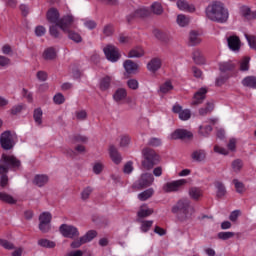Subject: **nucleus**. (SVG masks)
<instances>
[{
  "label": "nucleus",
  "instance_id": "f257e3e1",
  "mask_svg": "<svg viewBox=\"0 0 256 256\" xmlns=\"http://www.w3.org/2000/svg\"><path fill=\"white\" fill-rule=\"evenodd\" d=\"M206 17L215 23H227L229 10L221 2H213L206 8Z\"/></svg>",
  "mask_w": 256,
  "mask_h": 256
},
{
  "label": "nucleus",
  "instance_id": "f03ea898",
  "mask_svg": "<svg viewBox=\"0 0 256 256\" xmlns=\"http://www.w3.org/2000/svg\"><path fill=\"white\" fill-rule=\"evenodd\" d=\"M46 19L48 23H50L51 25L59 26V29L65 32L69 31V27L73 25L74 21L72 15L64 16L63 18H61V14H59V10H57L56 8H50L47 11Z\"/></svg>",
  "mask_w": 256,
  "mask_h": 256
},
{
  "label": "nucleus",
  "instance_id": "7ed1b4c3",
  "mask_svg": "<svg viewBox=\"0 0 256 256\" xmlns=\"http://www.w3.org/2000/svg\"><path fill=\"white\" fill-rule=\"evenodd\" d=\"M172 213L178 215L179 221H187L195 213V208L189 200L181 199L172 207Z\"/></svg>",
  "mask_w": 256,
  "mask_h": 256
},
{
  "label": "nucleus",
  "instance_id": "20e7f679",
  "mask_svg": "<svg viewBox=\"0 0 256 256\" xmlns=\"http://www.w3.org/2000/svg\"><path fill=\"white\" fill-rule=\"evenodd\" d=\"M142 156V167H144V169H147V171H151V169H153V167H155V165L159 163V155H157L155 150L151 148L143 149Z\"/></svg>",
  "mask_w": 256,
  "mask_h": 256
},
{
  "label": "nucleus",
  "instance_id": "39448f33",
  "mask_svg": "<svg viewBox=\"0 0 256 256\" xmlns=\"http://www.w3.org/2000/svg\"><path fill=\"white\" fill-rule=\"evenodd\" d=\"M0 144L5 151H11L15 147V136L11 131H5L0 136Z\"/></svg>",
  "mask_w": 256,
  "mask_h": 256
},
{
  "label": "nucleus",
  "instance_id": "423d86ee",
  "mask_svg": "<svg viewBox=\"0 0 256 256\" xmlns=\"http://www.w3.org/2000/svg\"><path fill=\"white\" fill-rule=\"evenodd\" d=\"M59 231H60L61 235H63V237H66L67 239H75V238L79 237V235H80L79 229H77V227H75L73 225H69V224H62L59 227Z\"/></svg>",
  "mask_w": 256,
  "mask_h": 256
},
{
  "label": "nucleus",
  "instance_id": "0eeeda50",
  "mask_svg": "<svg viewBox=\"0 0 256 256\" xmlns=\"http://www.w3.org/2000/svg\"><path fill=\"white\" fill-rule=\"evenodd\" d=\"M105 57L111 63H117L119 59H121V53L119 52V48L114 45H108L103 49Z\"/></svg>",
  "mask_w": 256,
  "mask_h": 256
},
{
  "label": "nucleus",
  "instance_id": "6e6552de",
  "mask_svg": "<svg viewBox=\"0 0 256 256\" xmlns=\"http://www.w3.org/2000/svg\"><path fill=\"white\" fill-rule=\"evenodd\" d=\"M2 165H6L9 169H19L21 167V160L17 159L14 155L2 154L0 159Z\"/></svg>",
  "mask_w": 256,
  "mask_h": 256
},
{
  "label": "nucleus",
  "instance_id": "1a4fd4ad",
  "mask_svg": "<svg viewBox=\"0 0 256 256\" xmlns=\"http://www.w3.org/2000/svg\"><path fill=\"white\" fill-rule=\"evenodd\" d=\"M155 181V177L151 173H144L140 176L139 180L136 182L135 186L138 189H143L145 187H151L153 182Z\"/></svg>",
  "mask_w": 256,
  "mask_h": 256
},
{
  "label": "nucleus",
  "instance_id": "9d476101",
  "mask_svg": "<svg viewBox=\"0 0 256 256\" xmlns=\"http://www.w3.org/2000/svg\"><path fill=\"white\" fill-rule=\"evenodd\" d=\"M186 183H187V180L185 179L168 182L164 184L163 191L165 193H173V191H179V189L183 187V185H185Z\"/></svg>",
  "mask_w": 256,
  "mask_h": 256
},
{
  "label": "nucleus",
  "instance_id": "9b49d317",
  "mask_svg": "<svg viewBox=\"0 0 256 256\" xmlns=\"http://www.w3.org/2000/svg\"><path fill=\"white\" fill-rule=\"evenodd\" d=\"M173 113H176L181 121H189L191 119V110L190 109H184L179 104H175L172 107Z\"/></svg>",
  "mask_w": 256,
  "mask_h": 256
},
{
  "label": "nucleus",
  "instance_id": "f8f14e48",
  "mask_svg": "<svg viewBox=\"0 0 256 256\" xmlns=\"http://www.w3.org/2000/svg\"><path fill=\"white\" fill-rule=\"evenodd\" d=\"M150 14H151V12L149 11V9L147 7H139L138 9L134 10V12H132L131 14H129L127 16V21H128V23H131L133 21V19H137L139 17H141V18L149 17Z\"/></svg>",
  "mask_w": 256,
  "mask_h": 256
},
{
  "label": "nucleus",
  "instance_id": "ddd939ff",
  "mask_svg": "<svg viewBox=\"0 0 256 256\" xmlns=\"http://www.w3.org/2000/svg\"><path fill=\"white\" fill-rule=\"evenodd\" d=\"M207 92V87H202L197 92H195L191 105H201V103L205 101Z\"/></svg>",
  "mask_w": 256,
  "mask_h": 256
},
{
  "label": "nucleus",
  "instance_id": "4468645a",
  "mask_svg": "<svg viewBox=\"0 0 256 256\" xmlns=\"http://www.w3.org/2000/svg\"><path fill=\"white\" fill-rule=\"evenodd\" d=\"M228 47L231 51L237 52L241 49V39L238 36L232 35L227 38Z\"/></svg>",
  "mask_w": 256,
  "mask_h": 256
},
{
  "label": "nucleus",
  "instance_id": "2eb2a0df",
  "mask_svg": "<svg viewBox=\"0 0 256 256\" xmlns=\"http://www.w3.org/2000/svg\"><path fill=\"white\" fill-rule=\"evenodd\" d=\"M193 133L185 129H177L170 135V139H191Z\"/></svg>",
  "mask_w": 256,
  "mask_h": 256
},
{
  "label": "nucleus",
  "instance_id": "dca6fc26",
  "mask_svg": "<svg viewBox=\"0 0 256 256\" xmlns=\"http://www.w3.org/2000/svg\"><path fill=\"white\" fill-rule=\"evenodd\" d=\"M173 89H175V87L173 86V82L171 80H166L165 82L160 84L158 93L160 95H167L171 93Z\"/></svg>",
  "mask_w": 256,
  "mask_h": 256
},
{
  "label": "nucleus",
  "instance_id": "f3484780",
  "mask_svg": "<svg viewBox=\"0 0 256 256\" xmlns=\"http://www.w3.org/2000/svg\"><path fill=\"white\" fill-rule=\"evenodd\" d=\"M123 67L128 75H135L139 70V65L132 60H126L123 63Z\"/></svg>",
  "mask_w": 256,
  "mask_h": 256
},
{
  "label": "nucleus",
  "instance_id": "a211bd4d",
  "mask_svg": "<svg viewBox=\"0 0 256 256\" xmlns=\"http://www.w3.org/2000/svg\"><path fill=\"white\" fill-rule=\"evenodd\" d=\"M176 5L180 11L195 13V6L193 4H189L186 0H178Z\"/></svg>",
  "mask_w": 256,
  "mask_h": 256
},
{
  "label": "nucleus",
  "instance_id": "6ab92c4d",
  "mask_svg": "<svg viewBox=\"0 0 256 256\" xmlns=\"http://www.w3.org/2000/svg\"><path fill=\"white\" fill-rule=\"evenodd\" d=\"M161 58H153L151 61L148 62L147 64V69L150 71V73H157L159 69H161Z\"/></svg>",
  "mask_w": 256,
  "mask_h": 256
},
{
  "label": "nucleus",
  "instance_id": "aec40b11",
  "mask_svg": "<svg viewBox=\"0 0 256 256\" xmlns=\"http://www.w3.org/2000/svg\"><path fill=\"white\" fill-rule=\"evenodd\" d=\"M109 155L113 163H115V165H119L121 161H123V157H121V154L115 146H110Z\"/></svg>",
  "mask_w": 256,
  "mask_h": 256
},
{
  "label": "nucleus",
  "instance_id": "412c9836",
  "mask_svg": "<svg viewBox=\"0 0 256 256\" xmlns=\"http://www.w3.org/2000/svg\"><path fill=\"white\" fill-rule=\"evenodd\" d=\"M237 67V62L231 60L219 63V69L221 73H227V71H233Z\"/></svg>",
  "mask_w": 256,
  "mask_h": 256
},
{
  "label": "nucleus",
  "instance_id": "4be33fe9",
  "mask_svg": "<svg viewBox=\"0 0 256 256\" xmlns=\"http://www.w3.org/2000/svg\"><path fill=\"white\" fill-rule=\"evenodd\" d=\"M33 183L37 187H45V185L49 183V176L45 174H38L34 177Z\"/></svg>",
  "mask_w": 256,
  "mask_h": 256
},
{
  "label": "nucleus",
  "instance_id": "5701e85b",
  "mask_svg": "<svg viewBox=\"0 0 256 256\" xmlns=\"http://www.w3.org/2000/svg\"><path fill=\"white\" fill-rule=\"evenodd\" d=\"M113 99L116 103H121V101H125L127 99V89L125 88H118L114 94Z\"/></svg>",
  "mask_w": 256,
  "mask_h": 256
},
{
  "label": "nucleus",
  "instance_id": "b1692460",
  "mask_svg": "<svg viewBox=\"0 0 256 256\" xmlns=\"http://www.w3.org/2000/svg\"><path fill=\"white\" fill-rule=\"evenodd\" d=\"M207 157V152L205 150H195L191 154V158L193 161H196L197 163H201V161H205V158Z\"/></svg>",
  "mask_w": 256,
  "mask_h": 256
},
{
  "label": "nucleus",
  "instance_id": "393cba45",
  "mask_svg": "<svg viewBox=\"0 0 256 256\" xmlns=\"http://www.w3.org/2000/svg\"><path fill=\"white\" fill-rule=\"evenodd\" d=\"M150 215H153V208H148L146 204L142 205L137 212V216L140 219H143L145 217H149Z\"/></svg>",
  "mask_w": 256,
  "mask_h": 256
},
{
  "label": "nucleus",
  "instance_id": "a878e982",
  "mask_svg": "<svg viewBox=\"0 0 256 256\" xmlns=\"http://www.w3.org/2000/svg\"><path fill=\"white\" fill-rule=\"evenodd\" d=\"M240 13L245 19H256V11H251V8L248 6H242Z\"/></svg>",
  "mask_w": 256,
  "mask_h": 256
},
{
  "label": "nucleus",
  "instance_id": "bb28decb",
  "mask_svg": "<svg viewBox=\"0 0 256 256\" xmlns=\"http://www.w3.org/2000/svg\"><path fill=\"white\" fill-rule=\"evenodd\" d=\"M242 85L248 87L249 89H256V77L247 76L242 80Z\"/></svg>",
  "mask_w": 256,
  "mask_h": 256
},
{
  "label": "nucleus",
  "instance_id": "cd10ccee",
  "mask_svg": "<svg viewBox=\"0 0 256 256\" xmlns=\"http://www.w3.org/2000/svg\"><path fill=\"white\" fill-rule=\"evenodd\" d=\"M201 43V36L197 31H191L189 34V44L193 46L199 45Z\"/></svg>",
  "mask_w": 256,
  "mask_h": 256
},
{
  "label": "nucleus",
  "instance_id": "c85d7f7f",
  "mask_svg": "<svg viewBox=\"0 0 256 256\" xmlns=\"http://www.w3.org/2000/svg\"><path fill=\"white\" fill-rule=\"evenodd\" d=\"M111 81H113V78L111 76H105L100 79L99 87L101 91H107V89L111 87Z\"/></svg>",
  "mask_w": 256,
  "mask_h": 256
},
{
  "label": "nucleus",
  "instance_id": "c756f323",
  "mask_svg": "<svg viewBox=\"0 0 256 256\" xmlns=\"http://www.w3.org/2000/svg\"><path fill=\"white\" fill-rule=\"evenodd\" d=\"M63 33H67L69 39H71V41H74V43H81V41H83V38H81V35L79 33L71 31V26L68 27L67 32L63 31Z\"/></svg>",
  "mask_w": 256,
  "mask_h": 256
},
{
  "label": "nucleus",
  "instance_id": "7c9ffc66",
  "mask_svg": "<svg viewBox=\"0 0 256 256\" xmlns=\"http://www.w3.org/2000/svg\"><path fill=\"white\" fill-rule=\"evenodd\" d=\"M144 55H145V51H143V48L136 47V48L130 50V52L128 54V58L135 59V58L143 57Z\"/></svg>",
  "mask_w": 256,
  "mask_h": 256
},
{
  "label": "nucleus",
  "instance_id": "2f4dec72",
  "mask_svg": "<svg viewBox=\"0 0 256 256\" xmlns=\"http://www.w3.org/2000/svg\"><path fill=\"white\" fill-rule=\"evenodd\" d=\"M153 193H155V190H153V188H149L139 193L138 199L139 201H147V199H151V197H153Z\"/></svg>",
  "mask_w": 256,
  "mask_h": 256
},
{
  "label": "nucleus",
  "instance_id": "473e14b6",
  "mask_svg": "<svg viewBox=\"0 0 256 256\" xmlns=\"http://www.w3.org/2000/svg\"><path fill=\"white\" fill-rule=\"evenodd\" d=\"M0 201H3L4 203H8L9 205H15V203H17V200L13 198V196L5 192H0Z\"/></svg>",
  "mask_w": 256,
  "mask_h": 256
},
{
  "label": "nucleus",
  "instance_id": "72a5a7b5",
  "mask_svg": "<svg viewBox=\"0 0 256 256\" xmlns=\"http://www.w3.org/2000/svg\"><path fill=\"white\" fill-rule=\"evenodd\" d=\"M189 196L191 197V199L197 201L200 197H203V191L197 187L190 188Z\"/></svg>",
  "mask_w": 256,
  "mask_h": 256
},
{
  "label": "nucleus",
  "instance_id": "f704fd0d",
  "mask_svg": "<svg viewBox=\"0 0 256 256\" xmlns=\"http://www.w3.org/2000/svg\"><path fill=\"white\" fill-rule=\"evenodd\" d=\"M192 58L196 65H203L205 63V59L203 58V55H201L200 50H194Z\"/></svg>",
  "mask_w": 256,
  "mask_h": 256
},
{
  "label": "nucleus",
  "instance_id": "c9c22d12",
  "mask_svg": "<svg viewBox=\"0 0 256 256\" xmlns=\"http://www.w3.org/2000/svg\"><path fill=\"white\" fill-rule=\"evenodd\" d=\"M55 57H57V52L53 48H47L43 53V58L46 61H52Z\"/></svg>",
  "mask_w": 256,
  "mask_h": 256
},
{
  "label": "nucleus",
  "instance_id": "e433bc0d",
  "mask_svg": "<svg viewBox=\"0 0 256 256\" xmlns=\"http://www.w3.org/2000/svg\"><path fill=\"white\" fill-rule=\"evenodd\" d=\"M34 121L36 123V125H42L43 123V110H41V108H36L34 110Z\"/></svg>",
  "mask_w": 256,
  "mask_h": 256
},
{
  "label": "nucleus",
  "instance_id": "4c0bfd02",
  "mask_svg": "<svg viewBox=\"0 0 256 256\" xmlns=\"http://www.w3.org/2000/svg\"><path fill=\"white\" fill-rule=\"evenodd\" d=\"M215 188H216V195L217 197H225V194L227 193V190L225 189V185H223L221 182H215Z\"/></svg>",
  "mask_w": 256,
  "mask_h": 256
},
{
  "label": "nucleus",
  "instance_id": "58836bf2",
  "mask_svg": "<svg viewBox=\"0 0 256 256\" xmlns=\"http://www.w3.org/2000/svg\"><path fill=\"white\" fill-rule=\"evenodd\" d=\"M96 237L97 231L90 230L84 236H82V241H84V243H91V241H93Z\"/></svg>",
  "mask_w": 256,
  "mask_h": 256
},
{
  "label": "nucleus",
  "instance_id": "ea45409f",
  "mask_svg": "<svg viewBox=\"0 0 256 256\" xmlns=\"http://www.w3.org/2000/svg\"><path fill=\"white\" fill-rule=\"evenodd\" d=\"M38 245L40 247H44L46 249H54V247L56 246L55 242L48 240V239L38 240Z\"/></svg>",
  "mask_w": 256,
  "mask_h": 256
},
{
  "label": "nucleus",
  "instance_id": "a19ab883",
  "mask_svg": "<svg viewBox=\"0 0 256 256\" xmlns=\"http://www.w3.org/2000/svg\"><path fill=\"white\" fill-rule=\"evenodd\" d=\"M176 21L179 27H187L189 25V17L185 14H179Z\"/></svg>",
  "mask_w": 256,
  "mask_h": 256
},
{
  "label": "nucleus",
  "instance_id": "79ce46f5",
  "mask_svg": "<svg viewBox=\"0 0 256 256\" xmlns=\"http://www.w3.org/2000/svg\"><path fill=\"white\" fill-rule=\"evenodd\" d=\"M232 171L234 173H239L243 169V161L241 159H236L232 162Z\"/></svg>",
  "mask_w": 256,
  "mask_h": 256
},
{
  "label": "nucleus",
  "instance_id": "37998d69",
  "mask_svg": "<svg viewBox=\"0 0 256 256\" xmlns=\"http://www.w3.org/2000/svg\"><path fill=\"white\" fill-rule=\"evenodd\" d=\"M126 85L132 91H137V89H139V81L135 78L128 79Z\"/></svg>",
  "mask_w": 256,
  "mask_h": 256
},
{
  "label": "nucleus",
  "instance_id": "c03bdc74",
  "mask_svg": "<svg viewBox=\"0 0 256 256\" xmlns=\"http://www.w3.org/2000/svg\"><path fill=\"white\" fill-rule=\"evenodd\" d=\"M53 218V216L51 215L50 212H43L40 214L39 216V221L40 223H48L51 224V219Z\"/></svg>",
  "mask_w": 256,
  "mask_h": 256
},
{
  "label": "nucleus",
  "instance_id": "a18cd8bd",
  "mask_svg": "<svg viewBox=\"0 0 256 256\" xmlns=\"http://www.w3.org/2000/svg\"><path fill=\"white\" fill-rule=\"evenodd\" d=\"M215 105L213 104V102H208L206 104V107L205 108H200L199 109V114L200 115H207L209 113H211V111H213Z\"/></svg>",
  "mask_w": 256,
  "mask_h": 256
},
{
  "label": "nucleus",
  "instance_id": "49530a36",
  "mask_svg": "<svg viewBox=\"0 0 256 256\" xmlns=\"http://www.w3.org/2000/svg\"><path fill=\"white\" fill-rule=\"evenodd\" d=\"M91 193H93V187L88 186V187L84 188L81 192V199L83 201H87V199H89V197H91Z\"/></svg>",
  "mask_w": 256,
  "mask_h": 256
},
{
  "label": "nucleus",
  "instance_id": "de8ad7c7",
  "mask_svg": "<svg viewBox=\"0 0 256 256\" xmlns=\"http://www.w3.org/2000/svg\"><path fill=\"white\" fill-rule=\"evenodd\" d=\"M151 227H153V220H145L142 221L140 229L142 233H147Z\"/></svg>",
  "mask_w": 256,
  "mask_h": 256
},
{
  "label": "nucleus",
  "instance_id": "09e8293b",
  "mask_svg": "<svg viewBox=\"0 0 256 256\" xmlns=\"http://www.w3.org/2000/svg\"><path fill=\"white\" fill-rule=\"evenodd\" d=\"M151 10L155 15H161V13H163V6H161V3L159 2H154L151 5Z\"/></svg>",
  "mask_w": 256,
  "mask_h": 256
},
{
  "label": "nucleus",
  "instance_id": "8fccbe9b",
  "mask_svg": "<svg viewBox=\"0 0 256 256\" xmlns=\"http://www.w3.org/2000/svg\"><path fill=\"white\" fill-rule=\"evenodd\" d=\"M50 35L52 37H55V39H58V37H61V33H59V26L57 24H52L49 28Z\"/></svg>",
  "mask_w": 256,
  "mask_h": 256
},
{
  "label": "nucleus",
  "instance_id": "3c124183",
  "mask_svg": "<svg viewBox=\"0 0 256 256\" xmlns=\"http://www.w3.org/2000/svg\"><path fill=\"white\" fill-rule=\"evenodd\" d=\"M235 237L234 232H219L218 233V239H221L222 241H227V239H233Z\"/></svg>",
  "mask_w": 256,
  "mask_h": 256
},
{
  "label": "nucleus",
  "instance_id": "603ef678",
  "mask_svg": "<svg viewBox=\"0 0 256 256\" xmlns=\"http://www.w3.org/2000/svg\"><path fill=\"white\" fill-rule=\"evenodd\" d=\"M212 131H213V127H211V125L199 127V133L200 135H203V137H207L209 133H211Z\"/></svg>",
  "mask_w": 256,
  "mask_h": 256
},
{
  "label": "nucleus",
  "instance_id": "864d4df0",
  "mask_svg": "<svg viewBox=\"0 0 256 256\" xmlns=\"http://www.w3.org/2000/svg\"><path fill=\"white\" fill-rule=\"evenodd\" d=\"M249 61L251 58L244 57L240 62V71H249Z\"/></svg>",
  "mask_w": 256,
  "mask_h": 256
},
{
  "label": "nucleus",
  "instance_id": "5fc2aeb1",
  "mask_svg": "<svg viewBox=\"0 0 256 256\" xmlns=\"http://www.w3.org/2000/svg\"><path fill=\"white\" fill-rule=\"evenodd\" d=\"M245 38L248 41L249 47H251V49H256V37L253 35L245 34Z\"/></svg>",
  "mask_w": 256,
  "mask_h": 256
},
{
  "label": "nucleus",
  "instance_id": "6e6d98bb",
  "mask_svg": "<svg viewBox=\"0 0 256 256\" xmlns=\"http://www.w3.org/2000/svg\"><path fill=\"white\" fill-rule=\"evenodd\" d=\"M237 193H243L245 191V185L237 179L233 180Z\"/></svg>",
  "mask_w": 256,
  "mask_h": 256
},
{
  "label": "nucleus",
  "instance_id": "4d7b16f0",
  "mask_svg": "<svg viewBox=\"0 0 256 256\" xmlns=\"http://www.w3.org/2000/svg\"><path fill=\"white\" fill-rule=\"evenodd\" d=\"M81 245H85V241L83 240V237H80L79 239L74 240L71 244L70 247L72 249H79Z\"/></svg>",
  "mask_w": 256,
  "mask_h": 256
},
{
  "label": "nucleus",
  "instance_id": "13d9d810",
  "mask_svg": "<svg viewBox=\"0 0 256 256\" xmlns=\"http://www.w3.org/2000/svg\"><path fill=\"white\" fill-rule=\"evenodd\" d=\"M53 101L56 105H63V103H65V96H63L61 93H58L53 97Z\"/></svg>",
  "mask_w": 256,
  "mask_h": 256
},
{
  "label": "nucleus",
  "instance_id": "bf43d9fd",
  "mask_svg": "<svg viewBox=\"0 0 256 256\" xmlns=\"http://www.w3.org/2000/svg\"><path fill=\"white\" fill-rule=\"evenodd\" d=\"M133 163L131 161H128L123 168V172L125 175H131L133 173Z\"/></svg>",
  "mask_w": 256,
  "mask_h": 256
},
{
  "label": "nucleus",
  "instance_id": "052dcab7",
  "mask_svg": "<svg viewBox=\"0 0 256 256\" xmlns=\"http://www.w3.org/2000/svg\"><path fill=\"white\" fill-rule=\"evenodd\" d=\"M75 117L76 119H78V121H85V119H87V111L85 110L76 111Z\"/></svg>",
  "mask_w": 256,
  "mask_h": 256
},
{
  "label": "nucleus",
  "instance_id": "680f3d73",
  "mask_svg": "<svg viewBox=\"0 0 256 256\" xmlns=\"http://www.w3.org/2000/svg\"><path fill=\"white\" fill-rule=\"evenodd\" d=\"M0 245H1V247H4V249H8L9 251H11V249H15V246L13 245V243H11L5 239L0 238Z\"/></svg>",
  "mask_w": 256,
  "mask_h": 256
},
{
  "label": "nucleus",
  "instance_id": "e2e57ef3",
  "mask_svg": "<svg viewBox=\"0 0 256 256\" xmlns=\"http://www.w3.org/2000/svg\"><path fill=\"white\" fill-rule=\"evenodd\" d=\"M49 229H51V225L47 222H40L39 223V230L42 233H49Z\"/></svg>",
  "mask_w": 256,
  "mask_h": 256
},
{
  "label": "nucleus",
  "instance_id": "0e129e2a",
  "mask_svg": "<svg viewBox=\"0 0 256 256\" xmlns=\"http://www.w3.org/2000/svg\"><path fill=\"white\" fill-rule=\"evenodd\" d=\"M103 167V163L96 162L93 166V173H95V175H100V173L103 171Z\"/></svg>",
  "mask_w": 256,
  "mask_h": 256
},
{
  "label": "nucleus",
  "instance_id": "69168bd1",
  "mask_svg": "<svg viewBox=\"0 0 256 256\" xmlns=\"http://www.w3.org/2000/svg\"><path fill=\"white\" fill-rule=\"evenodd\" d=\"M103 33L105 37H111V35H113V25L111 24L106 25L103 29Z\"/></svg>",
  "mask_w": 256,
  "mask_h": 256
},
{
  "label": "nucleus",
  "instance_id": "338daca9",
  "mask_svg": "<svg viewBox=\"0 0 256 256\" xmlns=\"http://www.w3.org/2000/svg\"><path fill=\"white\" fill-rule=\"evenodd\" d=\"M148 145H150V147H160L161 139H159V138H150L149 141H148Z\"/></svg>",
  "mask_w": 256,
  "mask_h": 256
},
{
  "label": "nucleus",
  "instance_id": "774afa93",
  "mask_svg": "<svg viewBox=\"0 0 256 256\" xmlns=\"http://www.w3.org/2000/svg\"><path fill=\"white\" fill-rule=\"evenodd\" d=\"M129 143H131V137L122 136L120 140V147H128Z\"/></svg>",
  "mask_w": 256,
  "mask_h": 256
}]
</instances>
